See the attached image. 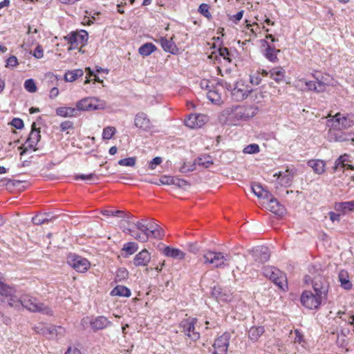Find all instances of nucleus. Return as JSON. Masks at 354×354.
<instances>
[{"instance_id":"obj_20","label":"nucleus","mask_w":354,"mask_h":354,"mask_svg":"<svg viewBox=\"0 0 354 354\" xmlns=\"http://www.w3.org/2000/svg\"><path fill=\"white\" fill-rule=\"evenodd\" d=\"M151 254L149 252L144 249L138 252L133 259V264L136 267H145L148 266L151 261Z\"/></svg>"},{"instance_id":"obj_37","label":"nucleus","mask_w":354,"mask_h":354,"mask_svg":"<svg viewBox=\"0 0 354 354\" xmlns=\"http://www.w3.org/2000/svg\"><path fill=\"white\" fill-rule=\"evenodd\" d=\"M278 176L280 184L282 185H287L289 184L293 178V174H291L288 169L283 174L281 172H279V174L277 173L274 174V176Z\"/></svg>"},{"instance_id":"obj_63","label":"nucleus","mask_w":354,"mask_h":354,"mask_svg":"<svg viewBox=\"0 0 354 354\" xmlns=\"http://www.w3.org/2000/svg\"><path fill=\"white\" fill-rule=\"evenodd\" d=\"M60 128L62 131H65L73 128V122L71 121H65L61 123Z\"/></svg>"},{"instance_id":"obj_44","label":"nucleus","mask_w":354,"mask_h":354,"mask_svg":"<svg viewBox=\"0 0 354 354\" xmlns=\"http://www.w3.org/2000/svg\"><path fill=\"white\" fill-rule=\"evenodd\" d=\"M116 129L113 127H106L103 129L102 138L104 140H110L115 133Z\"/></svg>"},{"instance_id":"obj_11","label":"nucleus","mask_w":354,"mask_h":354,"mask_svg":"<svg viewBox=\"0 0 354 354\" xmlns=\"http://www.w3.org/2000/svg\"><path fill=\"white\" fill-rule=\"evenodd\" d=\"M328 122L332 123L331 127L334 129H348L354 124V115H343L337 113Z\"/></svg>"},{"instance_id":"obj_58","label":"nucleus","mask_w":354,"mask_h":354,"mask_svg":"<svg viewBox=\"0 0 354 354\" xmlns=\"http://www.w3.org/2000/svg\"><path fill=\"white\" fill-rule=\"evenodd\" d=\"M18 64V60L17 58L15 56H10L9 58L6 60V66L9 67H15Z\"/></svg>"},{"instance_id":"obj_40","label":"nucleus","mask_w":354,"mask_h":354,"mask_svg":"<svg viewBox=\"0 0 354 354\" xmlns=\"http://www.w3.org/2000/svg\"><path fill=\"white\" fill-rule=\"evenodd\" d=\"M15 290L12 287L8 286L4 283L3 281L0 283V295L8 297V296H12L15 294Z\"/></svg>"},{"instance_id":"obj_13","label":"nucleus","mask_w":354,"mask_h":354,"mask_svg":"<svg viewBox=\"0 0 354 354\" xmlns=\"http://www.w3.org/2000/svg\"><path fill=\"white\" fill-rule=\"evenodd\" d=\"M35 126V123L33 122L32 124V131L26 142V147L24 148L22 147L19 148V149L21 150L20 152L21 156L24 155L27 152L28 148L32 149L33 151L37 149L36 146L40 140L41 136L40 131L36 129Z\"/></svg>"},{"instance_id":"obj_19","label":"nucleus","mask_w":354,"mask_h":354,"mask_svg":"<svg viewBox=\"0 0 354 354\" xmlns=\"http://www.w3.org/2000/svg\"><path fill=\"white\" fill-rule=\"evenodd\" d=\"M262 46L265 48L263 50V55L271 62H277L278 61L277 53L280 50H277L274 46H271L266 40H261Z\"/></svg>"},{"instance_id":"obj_9","label":"nucleus","mask_w":354,"mask_h":354,"mask_svg":"<svg viewBox=\"0 0 354 354\" xmlns=\"http://www.w3.org/2000/svg\"><path fill=\"white\" fill-rule=\"evenodd\" d=\"M64 39L70 44L68 51L75 49L78 46H84L88 41V34L86 30H81L80 31H73L66 36L64 37Z\"/></svg>"},{"instance_id":"obj_57","label":"nucleus","mask_w":354,"mask_h":354,"mask_svg":"<svg viewBox=\"0 0 354 354\" xmlns=\"http://www.w3.org/2000/svg\"><path fill=\"white\" fill-rule=\"evenodd\" d=\"M10 124L17 129H21L24 127V122L20 118H14Z\"/></svg>"},{"instance_id":"obj_34","label":"nucleus","mask_w":354,"mask_h":354,"mask_svg":"<svg viewBox=\"0 0 354 354\" xmlns=\"http://www.w3.org/2000/svg\"><path fill=\"white\" fill-rule=\"evenodd\" d=\"M84 71L82 69H75L72 71H68L65 73L64 80L67 82H72L76 80L78 77L83 75Z\"/></svg>"},{"instance_id":"obj_35","label":"nucleus","mask_w":354,"mask_h":354,"mask_svg":"<svg viewBox=\"0 0 354 354\" xmlns=\"http://www.w3.org/2000/svg\"><path fill=\"white\" fill-rule=\"evenodd\" d=\"M112 296L126 297L131 295V290L124 286H117L111 292Z\"/></svg>"},{"instance_id":"obj_23","label":"nucleus","mask_w":354,"mask_h":354,"mask_svg":"<svg viewBox=\"0 0 354 354\" xmlns=\"http://www.w3.org/2000/svg\"><path fill=\"white\" fill-rule=\"evenodd\" d=\"M41 333L44 335L49 334L52 337L60 338L65 334V328L57 326H43Z\"/></svg>"},{"instance_id":"obj_62","label":"nucleus","mask_w":354,"mask_h":354,"mask_svg":"<svg viewBox=\"0 0 354 354\" xmlns=\"http://www.w3.org/2000/svg\"><path fill=\"white\" fill-rule=\"evenodd\" d=\"M243 12H244L243 10H241V11L238 12L236 15L230 16V19L234 23H237L242 19Z\"/></svg>"},{"instance_id":"obj_38","label":"nucleus","mask_w":354,"mask_h":354,"mask_svg":"<svg viewBox=\"0 0 354 354\" xmlns=\"http://www.w3.org/2000/svg\"><path fill=\"white\" fill-rule=\"evenodd\" d=\"M264 333V328L262 326L252 327L248 331V337L252 341H257Z\"/></svg>"},{"instance_id":"obj_39","label":"nucleus","mask_w":354,"mask_h":354,"mask_svg":"<svg viewBox=\"0 0 354 354\" xmlns=\"http://www.w3.org/2000/svg\"><path fill=\"white\" fill-rule=\"evenodd\" d=\"M138 250V245L135 242H128L124 243L122 247V251L125 252L127 255H131Z\"/></svg>"},{"instance_id":"obj_25","label":"nucleus","mask_w":354,"mask_h":354,"mask_svg":"<svg viewBox=\"0 0 354 354\" xmlns=\"http://www.w3.org/2000/svg\"><path fill=\"white\" fill-rule=\"evenodd\" d=\"M334 209L337 212L346 214L349 212L354 211V200L346 202H336L334 204Z\"/></svg>"},{"instance_id":"obj_41","label":"nucleus","mask_w":354,"mask_h":354,"mask_svg":"<svg viewBox=\"0 0 354 354\" xmlns=\"http://www.w3.org/2000/svg\"><path fill=\"white\" fill-rule=\"evenodd\" d=\"M212 163V159L209 156L199 157L195 160L196 165L205 168L209 167Z\"/></svg>"},{"instance_id":"obj_52","label":"nucleus","mask_w":354,"mask_h":354,"mask_svg":"<svg viewBox=\"0 0 354 354\" xmlns=\"http://www.w3.org/2000/svg\"><path fill=\"white\" fill-rule=\"evenodd\" d=\"M173 185L183 189H186L189 186L187 181L176 177H174Z\"/></svg>"},{"instance_id":"obj_43","label":"nucleus","mask_w":354,"mask_h":354,"mask_svg":"<svg viewBox=\"0 0 354 354\" xmlns=\"http://www.w3.org/2000/svg\"><path fill=\"white\" fill-rule=\"evenodd\" d=\"M75 180H97L99 179L98 176L95 173H91L88 174H78L75 176Z\"/></svg>"},{"instance_id":"obj_64","label":"nucleus","mask_w":354,"mask_h":354,"mask_svg":"<svg viewBox=\"0 0 354 354\" xmlns=\"http://www.w3.org/2000/svg\"><path fill=\"white\" fill-rule=\"evenodd\" d=\"M161 162L162 158L160 157H156L151 160L149 167L150 169H153L156 165H160Z\"/></svg>"},{"instance_id":"obj_12","label":"nucleus","mask_w":354,"mask_h":354,"mask_svg":"<svg viewBox=\"0 0 354 354\" xmlns=\"http://www.w3.org/2000/svg\"><path fill=\"white\" fill-rule=\"evenodd\" d=\"M196 322V318L189 317L183 319L180 324V326L183 328L185 335L192 340H197L200 337V333L195 330Z\"/></svg>"},{"instance_id":"obj_33","label":"nucleus","mask_w":354,"mask_h":354,"mask_svg":"<svg viewBox=\"0 0 354 354\" xmlns=\"http://www.w3.org/2000/svg\"><path fill=\"white\" fill-rule=\"evenodd\" d=\"M349 156L347 154H344L340 156L335 161V165L333 167V169L335 171L337 170L339 168L347 167L348 169H353L352 165H348L346 162H348Z\"/></svg>"},{"instance_id":"obj_60","label":"nucleus","mask_w":354,"mask_h":354,"mask_svg":"<svg viewBox=\"0 0 354 354\" xmlns=\"http://www.w3.org/2000/svg\"><path fill=\"white\" fill-rule=\"evenodd\" d=\"M221 56V46L220 45L218 46V50L216 52H212L210 55L208 56V58L212 60H218Z\"/></svg>"},{"instance_id":"obj_61","label":"nucleus","mask_w":354,"mask_h":354,"mask_svg":"<svg viewBox=\"0 0 354 354\" xmlns=\"http://www.w3.org/2000/svg\"><path fill=\"white\" fill-rule=\"evenodd\" d=\"M328 215H329L330 219L332 222H335V221L339 222L340 221V216L342 214V213H339V212H329Z\"/></svg>"},{"instance_id":"obj_8","label":"nucleus","mask_w":354,"mask_h":354,"mask_svg":"<svg viewBox=\"0 0 354 354\" xmlns=\"http://www.w3.org/2000/svg\"><path fill=\"white\" fill-rule=\"evenodd\" d=\"M21 305L32 312H41L46 315L52 313V310L49 307L39 302L36 298L30 295H24L21 297Z\"/></svg>"},{"instance_id":"obj_26","label":"nucleus","mask_w":354,"mask_h":354,"mask_svg":"<svg viewBox=\"0 0 354 354\" xmlns=\"http://www.w3.org/2000/svg\"><path fill=\"white\" fill-rule=\"evenodd\" d=\"M338 281L340 286L346 290H350L353 288V283L350 279L348 272L345 270H341L338 274Z\"/></svg>"},{"instance_id":"obj_22","label":"nucleus","mask_w":354,"mask_h":354,"mask_svg":"<svg viewBox=\"0 0 354 354\" xmlns=\"http://www.w3.org/2000/svg\"><path fill=\"white\" fill-rule=\"evenodd\" d=\"M265 207L278 216H281L285 212L284 207L273 196L268 200Z\"/></svg>"},{"instance_id":"obj_1","label":"nucleus","mask_w":354,"mask_h":354,"mask_svg":"<svg viewBox=\"0 0 354 354\" xmlns=\"http://www.w3.org/2000/svg\"><path fill=\"white\" fill-rule=\"evenodd\" d=\"M309 274L306 275L304 281L305 283H311L315 293L326 299L329 283L324 277V271L319 264L312 265L309 267Z\"/></svg>"},{"instance_id":"obj_24","label":"nucleus","mask_w":354,"mask_h":354,"mask_svg":"<svg viewBox=\"0 0 354 354\" xmlns=\"http://www.w3.org/2000/svg\"><path fill=\"white\" fill-rule=\"evenodd\" d=\"M162 253L167 257L177 260H183L185 257V253L183 250L171 246L165 247L162 250Z\"/></svg>"},{"instance_id":"obj_47","label":"nucleus","mask_w":354,"mask_h":354,"mask_svg":"<svg viewBox=\"0 0 354 354\" xmlns=\"http://www.w3.org/2000/svg\"><path fill=\"white\" fill-rule=\"evenodd\" d=\"M244 153L253 154L259 151V147L257 144H250L246 146L243 150Z\"/></svg>"},{"instance_id":"obj_30","label":"nucleus","mask_w":354,"mask_h":354,"mask_svg":"<svg viewBox=\"0 0 354 354\" xmlns=\"http://www.w3.org/2000/svg\"><path fill=\"white\" fill-rule=\"evenodd\" d=\"M307 165L317 174H322L325 171V162L322 160H310Z\"/></svg>"},{"instance_id":"obj_2","label":"nucleus","mask_w":354,"mask_h":354,"mask_svg":"<svg viewBox=\"0 0 354 354\" xmlns=\"http://www.w3.org/2000/svg\"><path fill=\"white\" fill-rule=\"evenodd\" d=\"M258 109L252 106H235L227 108L223 114L225 117V122L230 125H236L241 120H245L254 116Z\"/></svg>"},{"instance_id":"obj_54","label":"nucleus","mask_w":354,"mask_h":354,"mask_svg":"<svg viewBox=\"0 0 354 354\" xmlns=\"http://www.w3.org/2000/svg\"><path fill=\"white\" fill-rule=\"evenodd\" d=\"M32 221L35 225H41L48 221V218L44 217L43 215H36L32 218Z\"/></svg>"},{"instance_id":"obj_48","label":"nucleus","mask_w":354,"mask_h":354,"mask_svg":"<svg viewBox=\"0 0 354 354\" xmlns=\"http://www.w3.org/2000/svg\"><path fill=\"white\" fill-rule=\"evenodd\" d=\"M261 82L260 72L256 71L250 75V82L253 85H259Z\"/></svg>"},{"instance_id":"obj_18","label":"nucleus","mask_w":354,"mask_h":354,"mask_svg":"<svg viewBox=\"0 0 354 354\" xmlns=\"http://www.w3.org/2000/svg\"><path fill=\"white\" fill-rule=\"evenodd\" d=\"M252 255L256 261L263 263L268 261L270 254L269 249L266 246H259L252 250Z\"/></svg>"},{"instance_id":"obj_14","label":"nucleus","mask_w":354,"mask_h":354,"mask_svg":"<svg viewBox=\"0 0 354 354\" xmlns=\"http://www.w3.org/2000/svg\"><path fill=\"white\" fill-rule=\"evenodd\" d=\"M68 263L79 272H85L91 266V263L86 258L75 254L68 257Z\"/></svg>"},{"instance_id":"obj_10","label":"nucleus","mask_w":354,"mask_h":354,"mask_svg":"<svg viewBox=\"0 0 354 354\" xmlns=\"http://www.w3.org/2000/svg\"><path fill=\"white\" fill-rule=\"evenodd\" d=\"M324 299H326L320 295L315 292L313 293L310 290L304 291L300 298L301 304L310 310L318 308Z\"/></svg>"},{"instance_id":"obj_15","label":"nucleus","mask_w":354,"mask_h":354,"mask_svg":"<svg viewBox=\"0 0 354 354\" xmlns=\"http://www.w3.org/2000/svg\"><path fill=\"white\" fill-rule=\"evenodd\" d=\"M209 118L205 114L194 113L190 114L185 120V125L190 129L202 127L207 122Z\"/></svg>"},{"instance_id":"obj_4","label":"nucleus","mask_w":354,"mask_h":354,"mask_svg":"<svg viewBox=\"0 0 354 354\" xmlns=\"http://www.w3.org/2000/svg\"><path fill=\"white\" fill-rule=\"evenodd\" d=\"M134 225L136 229L139 230L140 232L131 228L124 229L123 232L129 234L139 242H147L150 238V226H149V224L147 223V221L141 219L140 221H138Z\"/></svg>"},{"instance_id":"obj_16","label":"nucleus","mask_w":354,"mask_h":354,"mask_svg":"<svg viewBox=\"0 0 354 354\" xmlns=\"http://www.w3.org/2000/svg\"><path fill=\"white\" fill-rule=\"evenodd\" d=\"M134 124L143 131H150L153 128L152 122L148 115L143 112H140L135 115Z\"/></svg>"},{"instance_id":"obj_32","label":"nucleus","mask_w":354,"mask_h":354,"mask_svg":"<svg viewBox=\"0 0 354 354\" xmlns=\"http://www.w3.org/2000/svg\"><path fill=\"white\" fill-rule=\"evenodd\" d=\"M76 112L77 109L69 106H62L56 109V114L63 118L73 117Z\"/></svg>"},{"instance_id":"obj_29","label":"nucleus","mask_w":354,"mask_h":354,"mask_svg":"<svg viewBox=\"0 0 354 354\" xmlns=\"http://www.w3.org/2000/svg\"><path fill=\"white\" fill-rule=\"evenodd\" d=\"M160 43L163 50L171 54H176L178 52V48L172 41V39H167L165 37L160 39Z\"/></svg>"},{"instance_id":"obj_28","label":"nucleus","mask_w":354,"mask_h":354,"mask_svg":"<svg viewBox=\"0 0 354 354\" xmlns=\"http://www.w3.org/2000/svg\"><path fill=\"white\" fill-rule=\"evenodd\" d=\"M252 191L259 198L266 199L267 201L272 196L271 193L263 188L261 185L257 183L252 186Z\"/></svg>"},{"instance_id":"obj_49","label":"nucleus","mask_w":354,"mask_h":354,"mask_svg":"<svg viewBox=\"0 0 354 354\" xmlns=\"http://www.w3.org/2000/svg\"><path fill=\"white\" fill-rule=\"evenodd\" d=\"M209 7L208 4L202 3L198 8V12L205 17L209 19L211 17V14L209 11Z\"/></svg>"},{"instance_id":"obj_46","label":"nucleus","mask_w":354,"mask_h":354,"mask_svg":"<svg viewBox=\"0 0 354 354\" xmlns=\"http://www.w3.org/2000/svg\"><path fill=\"white\" fill-rule=\"evenodd\" d=\"M136 158L135 157H129L121 159L118 161V164L122 166L133 167L136 165Z\"/></svg>"},{"instance_id":"obj_55","label":"nucleus","mask_w":354,"mask_h":354,"mask_svg":"<svg viewBox=\"0 0 354 354\" xmlns=\"http://www.w3.org/2000/svg\"><path fill=\"white\" fill-rule=\"evenodd\" d=\"M221 288L219 286L218 287H214L212 292V295L217 302H220V300L221 299Z\"/></svg>"},{"instance_id":"obj_51","label":"nucleus","mask_w":354,"mask_h":354,"mask_svg":"<svg viewBox=\"0 0 354 354\" xmlns=\"http://www.w3.org/2000/svg\"><path fill=\"white\" fill-rule=\"evenodd\" d=\"M174 183V177L169 176H162L159 179V185H171Z\"/></svg>"},{"instance_id":"obj_59","label":"nucleus","mask_w":354,"mask_h":354,"mask_svg":"<svg viewBox=\"0 0 354 354\" xmlns=\"http://www.w3.org/2000/svg\"><path fill=\"white\" fill-rule=\"evenodd\" d=\"M32 55L37 59H41L44 56V50L40 45H38L35 49Z\"/></svg>"},{"instance_id":"obj_17","label":"nucleus","mask_w":354,"mask_h":354,"mask_svg":"<svg viewBox=\"0 0 354 354\" xmlns=\"http://www.w3.org/2000/svg\"><path fill=\"white\" fill-rule=\"evenodd\" d=\"M337 129H330L328 133V140L329 142H345L351 140L354 145V138L352 133H345Z\"/></svg>"},{"instance_id":"obj_27","label":"nucleus","mask_w":354,"mask_h":354,"mask_svg":"<svg viewBox=\"0 0 354 354\" xmlns=\"http://www.w3.org/2000/svg\"><path fill=\"white\" fill-rule=\"evenodd\" d=\"M91 326L93 330H102L111 326V322L104 316H98L91 321Z\"/></svg>"},{"instance_id":"obj_5","label":"nucleus","mask_w":354,"mask_h":354,"mask_svg":"<svg viewBox=\"0 0 354 354\" xmlns=\"http://www.w3.org/2000/svg\"><path fill=\"white\" fill-rule=\"evenodd\" d=\"M225 88L227 90L231 89L232 97L236 101L245 100L253 91L251 86L245 84L243 80L236 82L232 88L231 84L225 83Z\"/></svg>"},{"instance_id":"obj_3","label":"nucleus","mask_w":354,"mask_h":354,"mask_svg":"<svg viewBox=\"0 0 354 354\" xmlns=\"http://www.w3.org/2000/svg\"><path fill=\"white\" fill-rule=\"evenodd\" d=\"M201 87L207 91V97L212 104L220 105L221 102L220 93L221 84L218 79L203 80L201 82Z\"/></svg>"},{"instance_id":"obj_6","label":"nucleus","mask_w":354,"mask_h":354,"mask_svg":"<svg viewBox=\"0 0 354 354\" xmlns=\"http://www.w3.org/2000/svg\"><path fill=\"white\" fill-rule=\"evenodd\" d=\"M263 274L272 280L281 290H285L288 288L286 274L278 268L272 266L265 267Z\"/></svg>"},{"instance_id":"obj_31","label":"nucleus","mask_w":354,"mask_h":354,"mask_svg":"<svg viewBox=\"0 0 354 354\" xmlns=\"http://www.w3.org/2000/svg\"><path fill=\"white\" fill-rule=\"evenodd\" d=\"M286 71L281 66L274 67L270 71V77L278 83L283 80Z\"/></svg>"},{"instance_id":"obj_56","label":"nucleus","mask_w":354,"mask_h":354,"mask_svg":"<svg viewBox=\"0 0 354 354\" xmlns=\"http://www.w3.org/2000/svg\"><path fill=\"white\" fill-rule=\"evenodd\" d=\"M128 277V272L124 268L118 269L117 271L116 277L118 280H123Z\"/></svg>"},{"instance_id":"obj_36","label":"nucleus","mask_w":354,"mask_h":354,"mask_svg":"<svg viewBox=\"0 0 354 354\" xmlns=\"http://www.w3.org/2000/svg\"><path fill=\"white\" fill-rule=\"evenodd\" d=\"M156 50V47L152 43H146L139 48L138 52L142 56H149Z\"/></svg>"},{"instance_id":"obj_21","label":"nucleus","mask_w":354,"mask_h":354,"mask_svg":"<svg viewBox=\"0 0 354 354\" xmlns=\"http://www.w3.org/2000/svg\"><path fill=\"white\" fill-rule=\"evenodd\" d=\"M203 258L204 263L211 265L212 268H218L221 265V254L220 252L209 250L204 254Z\"/></svg>"},{"instance_id":"obj_42","label":"nucleus","mask_w":354,"mask_h":354,"mask_svg":"<svg viewBox=\"0 0 354 354\" xmlns=\"http://www.w3.org/2000/svg\"><path fill=\"white\" fill-rule=\"evenodd\" d=\"M149 232L150 237H153L157 239H161L165 235L163 230L159 225H156V227L150 226Z\"/></svg>"},{"instance_id":"obj_45","label":"nucleus","mask_w":354,"mask_h":354,"mask_svg":"<svg viewBox=\"0 0 354 354\" xmlns=\"http://www.w3.org/2000/svg\"><path fill=\"white\" fill-rule=\"evenodd\" d=\"M24 88L30 93H35L37 91V86L32 79H28L25 81Z\"/></svg>"},{"instance_id":"obj_50","label":"nucleus","mask_w":354,"mask_h":354,"mask_svg":"<svg viewBox=\"0 0 354 354\" xmlns=\"http://www.w3.org/2000/svg\"><path fill=\"white\" fill-rule=\"evenodd\" d=\"M195 161L193 164H191L190 162H185L180 168V171L182 173H187L189 171H194L196 169L195 167Z\"/></svg>"},{"instance_id":"obj_53","label":"nucleus","mask_w":354,"mask_h":354,"mask_svg":"<svg viewBox=\"0 0 354 354\" xmlns=\"http://www.w3.org/2000/svg\"><path fill=\"white\" fill-rule=\"evenodd\" d=\"M10 297L8 300V304L11 307L18 308L21 306V299H18L14 294L12 296H8Z\"/></svg>"},{"instance_id":"obj_7","label":"nucleus","mask_w":354,"mask_h":354,"mask_svg":"<svg viewBox=\"0 0 354 354\" xmlns=\"http://www.w3.org/2000/svg\"><path fill=\"white\" fill-rule=\"evenodd\" d=\"M106 102L97 97H85L76 104L77 111H95L105 109Z\"/></svg>"}]
</instances>
